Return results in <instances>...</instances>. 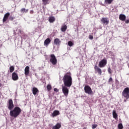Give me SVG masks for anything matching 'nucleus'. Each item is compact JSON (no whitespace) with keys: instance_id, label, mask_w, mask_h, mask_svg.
I'll return each mask as SVG.
<instances>
[{"instance_id":"obj_6","label":"nucleus","mask_w":129,"mask_h":129,"mask_svg":"<svg viewBox=\"0 0 129 129\" xmlns=\"http://www.w3.org/2000/svg\"><path fill=\"white\" fill-rule=\"evenodd\" d=\"M50 62H51L52 65H56L57 64V58L54 54H52L50 55Z\"/></svg>"},{"instance_id":"obj_35","label":"nucleus","mask_w":129,"mask_h":129,"mask_svg":"<svg viewBox=\"0 0 129 129\" xmlns=\"http://www.w3.org/2000/svg\"><path fill=\"white\" fill-rule=\"evenodd\" d=\"M125 23L126 24H128V23H129V20H126V21H125Z\"/></svg>"},{"instance_id":"obj_17","label":"nucleus","mask_w":129,"mask_h":129,"mask_svg":"<svg viewBox=\"0 0 129 129\" xmlns=\"http://www.w3.org/2000/svg\"><path fill=\"white\" fill-rule=\"evenodd\" d=\"M38 92H39V90H38V88H37L36 87L33 88L32 93L34 95H36V94H37V93H38Z\"/></svg>"},{"instance_id":"obj_37","label":"nucleus","mask_w":129,"mask_h":129,"mask_svg":"<svg viewBox=\"0 0 129 129\" xmlns=\"http://www.w3.org/2000/svg\"><path fill=\"white\" fill-rule=\"evenodd\" d=\"M33 11H31L30 12V14H33Z\"/></svg>"},{"instance_id":"obj_23","label":"nucleus","mask_w":129,"mask_h":129,"mask_svg":"<svg viewBox=\"0 0 129 129\" xmlns=\"http://www.w3.org/2000/svg\"><path fill=\"white\" fill-rule=\"evenodd\" d=\"M112 2H113V0H105V4L106 5H110Z\"/></svg>"},{"instance_id":"obj_4","label":"nucleus","mask_w":129,"mask_h":129,"mask_svg":"<svg viewBox=\"0 0 129 129\" xmlns=\"http://www.w3.org/2000/svg\"><path fill=\"white\" fill-rule=\"evenodd\" d=\"M122 95L126 98V99H128L129 98V88H125L122 92Z\"/></svg>"},{"instance_id":"obj_30","label":"nucleus","mask_w":129,"mask_h":129,"mask_svg":"<svg viewBox=\"0 0 129 129\" xmlns=\"http://www.w3.org/2000/svg\"><path fill=\"white\" fill-rule=\"evenodd\" d=\"M97 127V124H92V128L94 129Z\"/></svg>"},{"instance_id":"obj_39","label":"nucleus","mask_w":129,"mask_h":129,"mask_svg":"<svg viewBox=\"0 0 129 129\" xmlns=\"http://www.w3.org/2000/svg\"><path fill=\"white\" fill-rule=\"evenodd\" d=\"M124 101L125 102L126 101V100H124Z\"/></svg>"},{"instance_id":"obj_19","label":"nucleus","mask_w":129,"mask_h":129,"mask_svg":"<svg viewBox=\"0 0 129 129\" xmlns=\"http://www.w3.org/2000/svg\"><path fill=\"white\" fill-rule=\"evenodd\" d=\"M61 32H66V30H67V25H62L61 26Z\"/></svg>"},{"instance_id":"obj_29","label":"nucleus","mask_w":129,"mask_h":129,"mask_svg":"<svg viewBox=\"0 0 129 129\" xmlns=\"http://www.w3.org/2000/svg\"><path fill=\"white\" fill-rule=\"evenodd\" d=\"M108 72L109 74H112V71L111 70V69L110 68H108Z\"/></svg>"},{"instance_id":"obj_14","label":"nucleus","mask_w":129,"mask_h":129,"mask_svg":"<svg viewBox=\"0 0 129 129\" xmlns=\"http://www.w3.org/2000/svg\"><path fill=\"white\" fill-rule=\"evenodd\" d=\"M60 114V112L58 110L53 111V113H51V116L52 117H55V116H57V115H59Z\"/></svg>"},{"instance_id":"obj_12","label":"nucleus","mask_w":129,"mask_h":129,"mask_svg":"<svg viewBox=\"0 0 129 129\" xmlns=\"http://www.w3.org/2000/svg\"><path fill=\"white\" fill-rule=\"evenodd\" d=\"M24 74L27 77L29 74H30V67L29 66H26L24 70Z\"/></svg>"},{"instance_id":"obj_13","label":"nucleus","mask_w":129,"mask_h":129,"mask_svg":"<svg viewBox=\"0 0 129 129\" xmlns=\"http://www.w3.org/2000/svg\"><path fill=\"white\" fill-rule=\"evenodd\" d=\"M53 43L54 45H56L57 46H60V44H61V41L59 38H55L53 40Z\"/></svg>"},{"instance_id":"obj_32","label":"nucleus","mask_w":129,"mask_h":129,"mask_svg":"<svg viewBox=\"0 0 129 129\" xmlns=\"http://www.w3.org/2000/svg\"><path fill=\"white\" fill-rule=\"evenodd\" d=\"M112 81H113L112 78L110 77V78L109 79V80H108V82H109V83H110V82H112Z\"/></svg>"},{"instance_id":"obj_26","label":"nucleus","mask_w":129,"mask_h":129,"mask_svg":"<svg viewBox=\"0 0 129 129\" xmlns=\"http://www.w3.org/2000/svg\"><path fill=\"white\" fill-rule=\"evenodd\" d=\"M43 3V5L44 6H46V5H48V4H49V0H42Z\"/></svg>"},{"instance_id":"obj_18","label":"nucleus","mask_w":129,"mask_h":129,"mask_svg":"<svg viewBox=\"0 0 129 129\" xmlns=\"http://www.w3.org/2000/svg\"><path fill=\"white\" fill-rule=\"evenodd\" d=\"M126 18L125 15L123 14H120L119 16V19L120 21H125Z\"/></svg>"},{"instance_id":"obj_21","label":"nucleus","mask_w":129,"mask_h":129,"mask_svg":"<svg viewBox=\"0 0 129 129\" xmlns=\"http://www.w3.org/2000/svg\"><path fill=\"white\" fill-rule=\"evenodd\" d=\"M112 114L113 118L116 119V118H117V114L116 113V111H115V110H113Z\"/></svg>"},{"instance_id":"obj_24","label":"nucleus","mask_w":129,"mask_h":129,"mask_svg":"<svg viewBox=\"0 0 129 129\" xmlns=\"http://www.w3.org/2000/svg\"><path fill=\"white\" fill-rule=\"evenodd\" d=\"M29 10H26L25 8H22L20 10L21 13H28Z\"/></svg>"},{"instance_id":"obj_22","label":"nucleus","mask_w":129,"mask_h":129,"mask_svg":"<svg viewBox=\"0 0 129 129\" xmlns=\"http://www.w3.org/2000/svg\"><path fill=\"white\" fill-rule=\"evenodd\" d=\"M10 73H13L15 71V67L14 66H12L9 68Z\"/></svg>"},{"instance_id":"obj_20","label":"nucleus","mask_w":129,"mask_h":129,"mask_svg":"<svg viewBox=\"0 0 129 129\" xmlns=\"http://www.w3.org/2000/svg\"><path fill=\"white\" fill-rule=\"evenodd\" d=\"M49 23H54L55 22V17L51 16L49 17Z\"/></svg>"},{"instance_id":"obj_9","label":"nucleus","mask_w":129,"mask_h":129,"mask_svg":"<svg viewBox=\"0 0 129 129\" xmlns=\"http://www.w3.org/2000/svg\"><path fill=\"white\" fill-rule=\"evenodd\" d=\"M10 14L9 12H8L5 14L3 19V23H6V21H8V20H9V18L10 17Z\"/></svg>"},{"instance_id":"obj_7","label":"nucleus","mask_w":129,"mask_h":129,"mask_svg":"<svg viewBox=\"0 0 129 129\" xmlns=\"http://www.w3.org/2000/svg\"><path fill=\"white\" fill-rule=\"evenodd\" d=\"M14 107V103L12 99L9 100L8 101V109L9 110H12Z\"/></svg>"},{"instance_id":"obj_8","label":"nucleus","mask_w":129,"mask_h":129,"mask_svg":"<svg viewBox=\"0 0 129 129\" xmlns=\"http://www.w3.org/2000/svg\"><path fill=\"white\" fill-rule=\"evenodd\" d=\"M12 79L14 81H17L19 80V76L17 73L14 72L12 73Z\"/></svg>"},{"instance_id":"obj_11","label":"nucleus","mask_w":129,"mask_h":129,"mask_svg":"<svg viewBox=\"0 0 129 129\" xmlns=\"http://www.w3.org/2000/svg\"><path fill=\"white\" fill-rule=\"evenodd\" d=\"M101 22L102 24H104L105 25H108V24H109V20H108V18H102L101 19Z\"/></svg>"},{"instance_id":"obj_16","label":"nucleus","mask_w":129,"mask_h":129,"mask_svg":"<svg viewBox=\"0 0 129 129\" xmlns=\"http://www.w3.org/2000/svg\"><path fill=\"white\" fill-rule=\"evenodd\" d=\"M61 123H57L55 125L52 127V129H59L61 128Z\"/></svg>"},{"instance_id":"obj_5","label":"nucleus","mask_w":129,"mask_h":129,"mask_svg":"<svg viewBox=\"0 0 129 129\" xmlns=\"http://www.w3.org/2000/svg\"><path fill=\"white\" fill-rule=\"evenodd\" d=\"M107 64V60L106 58H104L99 62L98 66L100 68H103V67H105Z\"/></svg>"},{"instance_id":"obj_31","label":"nucleus","mask_w":129,"mask_h":129,"mask_svg":"<svg viewBox=\"0 0 129 129\" xmlns=\"http://www.w3.org/2000/svg\"><path fill=\"white\" fill-rule=\"evenodd\" d=\"M14 19H15V17H14L13 16H10L9 17L10 21H14Z\"/></svg>"},{"instance_id":"obj_2","label":"nucleus","mask_w":129,"mask_h":129,"mask_svg":"<svg viewBox=\"0 0 129 129\" xmlns=\"http://www.w3.org/2000/svg\"><path fill=\"white\" fill-rule=\"evenodd\" d=\"M22 113V109L19 106H16L13 110H11L10 112V116L14 118L18 117L19 115Z\"/></svg>"},{"instance_id":"obj_36","label":"nucleus","mask_w":129,"mask_h":129,"mask_svg":"<svg viewBox=\"0 0 129 129\" xmlns=\"http://www.w3.org/2000/svg\"><path fill=\"white\" fill-rule=\"evenodd\" d=\"M115 82H118V81L117 79H116L115 80Z\"/></svg>"},{"instance_id":"obj_3","label":"nucleus","mask_w":129,"mask_h":129,"mask_svg":"<svg viewBox=\"0 0 129 129\" xmlns=\"http://www.w3.org/2000/svg\"><path fill=\"white\" fill-rule=\"evenodd\" d=\"M84 91L85 93L88 94L89 95H93V91L92 89L89 85H85L84 87Z\"/></svg>"},{"instance_id":"obj_1","label":"nucleus","mask_w":129,"mask_h":129,"mask_svg":"<svg viewBox=\"0 0 129 129\" xmlns=\"http://www.w3.org/2000/svg\"><path fill=\"white\" fill-rule=\"evenodd\" d=\"M62 81L64 84V85L62 86V93H63L64 96L67 97L68 94H69V89H68V87L72 86L73 80L71 73L70 72L67 73L63 76Z\"/></svg>"},{"instance_id":"obj_38","label":"nucleus","mask_w":129,"mask_h":129,"mask_svg":"<svg viewBox=\"0 0 129 129\" xmlns=\"http://www.w3.org/2000/svg\"><path fill=\"white\" fill-rule=\"evenodd\" d=\"M0 87H2V83H0Z\"/></svg>"},{"instance_id":"obj_15","label":"nucleus","mask_w":129,"mask_h":129,"mask_svg":"<svg viewBox=\"0 0 129 129\" xmlns=\"http://www.w3.org/2000/svg\"><path fill=\"white\" fill-rule=\"evenodd\" d=\"M50 43H51V39L48 38L44 41V45L46 46V47H48V45H49Z\"/></svg>"},{"instance_id":"obj_27","label":"nucleus","mask_w":129,"mask_h":129,"mask_svg":"<svg viewBox=\"0 0 129 129\" xmlns=\"http://www.w3.org/2000/svg\"><path fill=\"white\" fill-rule=\"evenodd\" d=\"M123 128V126H122V124L120 123L118 124V129H122Z\"/></svg>"},{"instance_id":"obj_34","label":"nucleus","mask_w":129,"mask_h":129,"mask_svg":"<svg viewBox=\"0 0 129 129\" xmlns=\"http://www.w3.org/2000/svg\"><path fill=\"white\" fill-rule=\"evenodd\" d=\"M54 91H55V92H58L59 91V90H58L57 88H54L53 89Z\"/></svg>"},{"instance_id":"obj_33","label":"nucleus","mask_w":129,"mask_h":129,"mask_svg":"<svg viewBox=\"0 0 129 129\" xmlns=\"http://www.w3.org/2000/svg\"><path fill=\"white\" fill-rule=\"evenodd\" d=\"M89 38L90 39V40H93V36L89 35Z\"/></svg>"},{"instance_id":"obj_10","label":"nucleus","mask_w":129,"mask_h":129,"mask_svg":"<svg viewBox=\"0 0 129 129\" xmlns=\"http://www.w3.org/2000/svg\"><path fill=\"white\" fill-rule=\"evenodd\" d=\"M94 68L95 69V71H96L99 75H101V74H102V71L101 70V69L99 68L97 66H95Z\"/></svg>"},{"instance_id":"obj_28","label":"nucleus","mask_w":129,"mask_h":129,"mask_svg":"<svg viewBox=\"0 0 129 129\" xmlns=\"http://www.w3.org/2000/svg\"><path fill=\"white\" fill-rule=\"evenodd\" d=\"M68 44L70 46V47H72V46H73V42H72V41H69L68 42Z\"/></svg>"},{"instance_id":"obj_25","label":"nucleus","mask_w":129,"mask_h":129,"mask_svg":"<svg viewBox=\"0 0 129 129\" xmlns=\"http://www.w3.org/2000/svg\"><path fill=\"white\" fill-rule=\"evenodd\" d=\"M46 88L48 91H50V90H52V86L50 84H48L47 85Z\"/></svg>"}]
</instances>
